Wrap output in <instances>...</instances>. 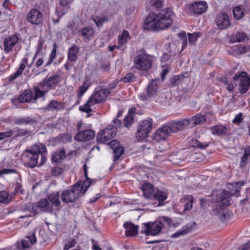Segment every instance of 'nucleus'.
<instances>
[{
	"label": "nucleus",
	"instance_id": "nucleus-15",
	"mask_svg": "<svg viewBox=\"0 0 250 250\" xmlns=\"http://www.w3.org/2000/svg\"><path fill=\"white\" fill-rule=\"evenodd\" d=\"M20 34H13L5 38L3 42V50L8 53L11 52L19 40Z\"/></svg>",
	"mask_w": 250,
	"mask_h": 250
},
{
	"label": "nucleus",
	"instance_id": "nucleus-55",
	"mask_svg": "<svg viewBox=\"0 0 250 250\" xmlns=\"http://www.w3.org/2000/svg\"><path fill=\"white\" fill-rule=\"evenodd\" d=\"M92 20L98 27H102L103 26V22L107 21V19L106 18H101L99 17H95L93 18Z\"/></svg>",
	"mask_w": 250,
	"mask_h": 250
},
{
	"label": "nucleus",
	"instance_id": "nucleus-16",
	"mask_svg": "<svg viewBox=\"0 0 250 250\" xmlns=\"http://www.w3.org/2000/svg\"><path fill=\"white\" fill-rule=\"evenodd\" d=\"M159 79H153L149 83L147 87V95L143 94L140 95V97L143 100H146L147 98L154 96L157 92L158 90V83H159Z\"/></svg>",
	"mask_w": 250,
	"mask_h": 250
},
{
	"label": "nucleus",
	"instance_id": "nucleus-20",
	"mask_svg": "<svg viewBox=\"0 0 250 250\" xmlns=\"http://www.w3.org/2000/svg\"><path fill=\"white\" fill-rule=\"evenodd\" d=\"M13 122L15 125H33L37 124L36 120L29 116H23L15 118Z\"/></svg>",
	"mask_w": 250,
	"mask_h": 250
},
{
	"label": "nucleus",
	"instance_id": "nucleus-10",
	"mask_svg": "<svg viewBox=\"0 0 250 250\" xmlns=\"http://www.w3.org/2000/svg\"><path fill=\"white\" fill-rule=\"evenodd\" d=\"M145 226V229L142 230V232L145 234L146 235H156L159 233L162 229L164 227V224H161V221H157L151 223L148 222L144 224Z\"/></svg>",
	"mask_w": 250,
	"mask_h": 250
},
{
	"label": "nucleus",
	"instance_id": "nucleus-38",
	"mask_svg": "<svg viewBox=\"0 0 250 250\" xmlns=\"http://www.w3.org/2000/svg\"><path fill=\"white\" fill-rule=\"evenodd\" d=\"M167 125L169 129L170 133H177L181 131L180 125L178 121L169 123Z\"/></svg>",
	"mask_w": 250,
	"mask_h": 250
},
{
	"label": "nucleus",
	"instance_id": "nucleus-57",
	"mask_svg": "<svg viewBox=\"0 0 250 250\" xmlns=\"http://www.w3.org/2000/svg\"><path fill=\"white\" fill-rule=\"evenodd\" d=\"M178 123L180 125L181 131L184 130L188 126H190V123L189 120L188 119H184L181 120H179L178 121Z\"/></svg>",
	"mask_w": 250,
	"mask_h": 250
},
{
	"label": "nucleus",
	"instance_id": "nucleus-19",
	"mask_svg": "<svg viewBox=\"0 0 250 250\" xmlns=\"http://www.w3.org/2000/svg\"><path fill=\"white\" fill-rule=\"evenodd\" d=\"M208 5L205 1H197L189 6L190 11L197 15H201L206 11Z\"/></svg>",
	"mask_w": 250,
	"mask_h": 250
},
{
	"label": "nucleus",
	"instance_id": "nucleus-18",
	"mask_svg": "<svg viewBox=\"0 0 250 250\" xmlns=\"http://www.w3.org/2000/svg\"><path fill=\"white\" fill-rule=\"evenodd\" d=\"M170 132L167 125H164L157 130L154 134L153 138L157 142L166 140L170 135Z\"/></svg>",
	"mask_w": 250,
	"mask_h": 250
},
{
	"label": "nucleus",
	"instance_id": "nucleus-26",
	"mask_svg": "<svg viewBox=\"0 0 250 250\" xmlns=\"http://www.w3.org/2000/svg\"><path fill=\"white\" fill-rule=\"evenodd\" d=\"M79 52V48L75 44L72 45L68 49V60L71 62H76Z\"/></svg>",
	"mask_w": 250,
	"mask_h": 250
},
{
	"label": "nucleus",
	"instance_id": "nucleus-23",
	"mask_svg": "<svg viewBox=\"0 0 250 250\" xmlns=\"http://www.w3.org/2000/svg\"><path fill=\"white\" fill-rule=\"evenodd\" d=\"M212 134L218 136H225L229 133L228 128L225 125H218L210 127Z\"/></svg>",
	"mask_w": 250,
	"mask_h": 250
},
{
	"label": "nucleus",
	"instance_id": "nucleus-35",
	"mask_svg": "<svg viewBox=\"0 0 250 250\" xmlns=\"http://www.w3.org/2000/svg\"><path fill=\"white\" fill-rule=\"evenodd\" d=\"M232 50L234 51V55H241L249 51L250 50V47H247L243 45H238Z\"/></svg>",
	"mask_w": 250,
	"mask_h": 250
},
{
	"label": "nucleus",
	"instance_id": "nucleus-36",
	"mask_svg": "<svg viewBox=\"0 0 250 250\" xmlns=\"http://www.w3.org/2000/svg\"><path fill=\"white\" fill-rule=\"evenodd\" d=\"M192 229L191 225L188 224L183 227V230H179L173 234L171 236L172 238H176L181 235L188 233Z\"/></svg>",
	"mask_w": 250,
	"mask_h": 250
},
{
	"label": "nucleus",
	"instance_id": "nucleus-34",
	"mask_svg": "<svg viewBox=\"0 0 250 250\" xmlns=\"http://www.w3.org/2000/svg\"><path fill=\"white\" fill-rule=\"evenodd\" d=\"M78 32L80 35L88 39H90L94 34L93 29L90 26L82 28L79 30Z\"/></svg>",
	"mask_w": 250,
	"mask_h": 250
},
{
	"label": "nucleus",
	"instance_id": "nucleus-60",
	"mask_svg": "<svg viewBox=\"0 0 250 250\" xmlns=\"http://www.w3.org/2000/svg\"><path fill=\"white\" fill-rule=\"evenodd\" d=\"M13 135V130L11 129L7 131L0 132V141L5 138H8Z\"/></svg>",
	"mask_w": 250,
	"mask_h": 250
},
{
	"label": "nucleus",
	"instance_id": "nucleus-13",
	"mask_svg": "<svg viewBox=\"0 0 250 250\" xmlns=\"http://www.w3.org/2000/svg\"><path fill=\"white\" fill-rule=\"evenodd\" d=\"M61 81V78L59 74H55L50 77H46L42 81L39 83V85L42 89H44L45 86L48 89H55Z\"/></svg>",
	"mask_w": 250,
	"mask_h": 250
},
{
	"label": "nucleus",
	"instance_id": "nucleus-7",
	"mask_svg": "<svg viewBox=\"0 0 250 250\" xmlns=\"http://www.w3.org/2000/svg\"><path fill=\"white\" fill-rule=\"evenodd\" d=\"M235 82L238 83V90L241 94L246 93L250 87V78L245 71L238 72L233 78Z\"/></svg>",
	"mask_w": 250,
	"mask_h": 250
},
{
	"label": "nucleus",
	"instance_id": "nucleus-33",
	"mask_svg": "<svg viewBox=\"0 0 250 250\" xmlns=\"http://www.w3.org/2000/svg\"><path fill=\"white\" fill-rule=\"evenodd\" d=\"M14 137H22L29 135L31 131L27 129H21L19 127H15L13 129Z\"/></svg>",
	"mask_w": 250,
	"mask_h": 250
},
{
	"label": "nucleus",
	"instance_id": "nucleus-2",
	"mask_svg": "<svg viewBox=\"0 0 250 250\" xmlns=\"http://www.w3.org/2000/svg\"><path fill=\"white\" fill-rule=\"evenodd\" d=\"M229 192L225 190L217 191L215 197L212 198V201L218 204L212 206L211 214L217 215L220 219L224 220L226 217L224 212V208L229 205Z\"/></svg>",
	"mask_w": 250,
	"mask_h": 250
},
{
	"label": "nucleus",
	"instance_id": "nucleus-29",
	"mask_svg": "<svg viewBox=\"0 0 250 250\" xmlns=\"http://www.w3.org/2000/svg\"><path fill=\"white\" fill-rule=\"evenodd\" d=\"M18 101L21 103L30 102L33 100V93L31 90H25L18 97Z\"/></svg>",
	"mask_w": 250,
	"mask_h": 250
},
{
	"label": "nucleus",
	"instance_id": "nucleus-63",
	"mask_svg": "<svg viewBox=\"0 0 250 250\" xmlns=\"http://www.w3.org/2000/svg\"><path fill=\"white\" fill-rule=\"evenodd\" d=\"M159 221L161 222V224H164L166 222L168 226H170L172 223V220L170 218L167 216H163L160 217L158 219Z\"/></svg>",
	"mask_w": 250,
	"mask_h": 250
},
{
	"label": "nucleus",
	"instance_id": "nucleus-24",
	"mask_svg": "<svg viewBox=\"0 0 250 250\" xmlns=\"http://www.w3.org/2000/svg\"><path fill=\"white\" fill-rule=\"evenodd\" d=\"M124 227L126 229L125 235L126 236H135L138 234V226L135 225L132 223L125 222L124 224Z\"/></svg>",
	"mask_w": 250,
	"mask_h": 250
},
{
	"label": "nucleus",
	"instance_id": "nucleus-28",
	"mask_svg": "<svg viewBox=\"0 0 250 250\" xmlns=\"http://www.w3.org/2000/svg\"><path fill=\"white\" fill-rule=\"evenodd\" d=\"M59 197L60 194L58 191L53 192L48 196V200L50 201L52 205L57 209L60 208L61 205Z\"/></svg>",
	"mask_w": 250,
	"mask_h": 250
},
{
	"label": "nucleus",
	"instance_id": "nucleus-41",
	"mask_svg": "<svg viewBox=\"0 0 250 250\" xmlns=\"http://www.w3.org/2000/svg\"><path fill=\"white\" fill-rule=\"evenodd\" d=\"M95 104L89 98L87 102L84 104L83 106H81L79 107V109L81 111H83L86 113H89L91 111V109L90 108V106L92 105H94Z\"/></svg>",
	"mask_w": 250,
	"mask_h": 250
},
{
	"label": "nucleus",
	"instance_id": "nucleus-5",
	"mask_svg": "<svg viewBox=\"0 0 250 250\" xmlns=\"http://www.w3.org/2000/svg\"><path fill=\"white\" fill-rule=\"evenodd\" d=\"M81 188L79 184H75L69 189L63 191L61 194V198L63 203L65 204L76 202L82 196L81 194Z\"/></svg>",
	"mask_w": 250,
	"mask_h": 250
},
{
	"label": "nucleus",
	"instance_id": "nucleus-44",
	"mask_svg": "<svg viewBox=\"0 0 250 250\" xmlns=\"http://www.w3.org/2000/svg\"><path fill=\"white\" fill-rule=\"evenodd\" d=\"M200 35V33H188V42L190 45H192L195 44V42L197 40V39L199 37Z\"/></svg>",
	"mask_w": 250,
	"mask_h": 250
},
{
	"label": "nucleus",
	"instance_id": "nucleus-25",
	"mask_svg": "<svg viewBox=\"0 0 250 250\" xmlns=\"http://www.w3.org/2000/svg\"><path fill=\"white\" fill-rule=\"evenodd\" d=\"M136 108L132 107L128 111V114L124 120V125L126 127H129L134 123V116L135 115Z\"/></svg>",
	"mask_w": 250,
	"mask_h": 250
},
{
	"label": "nucleus",
	"instance_id": "nucleus-47",
	"mask_svg": "<svg viewBox=\"0 0 250 250\" xmlns=\"http://www.w3.org/2000/svg\"><path fill=\"white\" fill-rule=\"evenodd\" d=\"M57 139L63 143L70 142L72 141V136L69 134H62L57 136Z\"/></svg>",
	"mask_w": 250,
	"mask_h": 250
},
{
	"label": "nucleus",
	"instance_id": "nucleus-53",
	"mask_svg": "<svg viewBox=\"0 0 250 250\" xmlns=\"http://www.w3.org/2000/svg\"><path fill=\"white\" fill-rule=\"evenodd\" d=\"M64 170V167H54L52 169L51 174L52 176H57L62 174Z\"/></svg>",
	"mask_w": 250,
	"mask_h": 250
},
{
	"label": "nucleus",
	"instance_id": "nucleus-61",
	"mask_svg": "<svg viewBox=\"0 0 250 250\" xmlns=\"http://www.w3.org/2000/svg\"><path fill=\"white\" fill-rule=\"evenodd\" d=\"M135 79V75L133 73H129L125 75L123 79V81L125 83H130Z\"/></svg>",
	"mask_w": 250,
	"mask_h": 250
},
{
	"label": "nucleus",
	"instance_id": "nucleus-62",
	"mask_svg": "<svg viewBox=\"0 0 250 250\" xmlns=\"http://www.w3.org/2000/svg\"><path fill=\"white\" fill-rule=\"evenodd\" d=\"M76 243L77 242L75 239H72L71 241L67 242L64 245L63 250H68L70 248L74 247Z\"/></svg>",
	"mask_w": 250,
	"mask_h": 250
},
{
	"label": "nucleus",
	"instance_id": "nucleus-64",
	"mask_svg": "<svg viewBox=\"0 0 250 250\" xmlns=\"http://www.w3.org/2000/svg\"><path fill=\"white\" fill-rule=\"evenodd\" d=\"M242 116L243 115L242 113L237 114L232 120V123L235 124H238L242 123L243 121Z\"/></svg>",
	"mask_w": 250,
	"mask_h": 250
},
{
	"label": "nucleus",
	"instance_id": "nucleus-54",
	"mask_svg": "<svg viewBox=\"0 0 250 250\" xmlns=\"http://www.w3.org/2000/svg\"><path fill=\"white\" fill-rule=\"evenodd\" d=\"M46 154H47V149L45 147V150L43 151L42 150H40L39 151V155L40 154L41 155V159L40 163H38V166H41L43 165L46 161Z\"/></svg>",
	"mask_w": 250,
	"mask_h": 250
},
{
	"label": "nucleus",
	"instance_id": "nucleus-32",
	"mask_svg": "<svg viewBox=\"0 0 250 250\" xmlns=\"http://www.w3.org/2000/svg\"><path fill=\"white\" fill-rule=\"evenodd\" d=\"M37 205L43 211L51 212L52 210V207L46 198H44L38 202Z\"/></svg>",
	"mask_w": 250,
	"mask_h": 250
},
{
	"label": "nucleus",
	"instance_id": "nucleus-21",
	"mask_svg": "<svg viewBox=\"0 0 250 250\" xmlns=\"http://www.w3.org/2000/svg\"><path fill=\"white\" fill-rule=\"evenodd\" d=\"M190 126L193 127L197 125L203 124L207 121L206 116L205 114H197L188 119Z\"/></svg>",
	"mask_w": 250,
	"mask_h": 250
},
{
	"label": "nucleus",
	"instance_id": "nucleus-49",
	"mask_svg": "<svg viewBox=\"0 0 250 250\" xmlns=\"http://www.w3.org/2000/svg\"><path fill=\"white\" fill-rule=\"evenodd\" d=\"M124 151V148L123 146L118 147V148L113 150L114 152V161H117L122 155Z\"/></svg>",
	"mask_w": 250,
	"mask_h": 250
},
{
	"label": "nucleus",
	"instance_id": "nucleus-9",
	"mask_svg": "<svg viewBox=\"0 0 250 250\" xmlns=\"http://www.w3.org/2000/svg\"><path fill=\"white\" fill-rule=\"evenodd\" d=\"M111 93L108 89L103 88L102 86L96 87L92 95L89 98L96 104H100L105 101L107 96Z\"/></svg>",
	"mask_w": 250,
	"mask_h": 250
},
{
	"label": "nucleus",
	"instance_id": "nucleus-8",
	"mask_svg": "<svg viewBox=\"0 0 250 250\" xmlns=\"http://www.w3.org/2000/svg\"><path fill=\"white\" fill-rule=\"evenodd\" d=\"M152 128V120L142 121L139 125L136 137L138 141H141L146 138Z\"/></svg>",
	"mask_w": 250,
	"mask_h": 250
},
{
	"label": "nucleus",
	"instance_id": "nucleus-46",
	"mask_svg": "<svg viewBox=\"0 0 250 250\" xmlns=\"http://www.w3.org/2000/svg\"><path fill=\"white\" fill-rule=\"evenodd\" d=\"M35 95H33V101H35L38 98L42 97L44 96L45 92H48L46 91H42L40 89V88L37 86L34 87Z\"/></svg>",
	"mask_w": 250,
	"mask_h": 250
},
{
	"label": "nucleus",
	"instance_id": "nucleus-31",
	"mask_svg": "<svg viewBox=\"0 0 250 250\" xmlns=\"http://www.w3.org/2000/svg\"><path fill=\"white\" fill-rule=\"evenodd\" d=\"M28 63V59L27 58H24L22 59L21 62L20 63V67L18 70L12 75L10 77V80H13L16 79L18 76L21 74L25 68L26 65Z\"/></svg>",
	"mask_w": 250,
	"mask_h": 250
},
{
	"label": "nucleus",
	"instance_id": "nucleus-43",
	"mask_svg": "<svg viewBox=\"0 0 250 250\" xmlns=\"http://www.w3.org/2000/svg\"><path fill=\"white\" fill-rule=\"evenodd\" d=\"M191 145L193 147H197L200 149H205L208 146V143L206 142L201 143L197 140H192L191 141Z\"/></svg>",
	"mask_w": 250,
	"mask_h": 250
},
{
	"label": "nucleus",
	"instance_id": "nucleus-37",
	"mask_svg": "<svg viewBox=\"0 0 250 250\" xmlns=\"http://www.w3.org/2000/svg\"><path fill=\"white\" fill-rule=\"evenodd\" d=\"M92 181L84 180L81 185V181H78L75 184H79L81 188V194L83 196L86 191L87 190L89 187L91 185Z\"/></svg>",
	"mask_w": 250,
	"mask_h": 250
},
{
	"label": "nucleus",
	"instance_id": "nucleus-52",
	"mask_svg": "<svg viewBox=\"0 0 250 250\" xmlns=\"http://www.w3.org/2000/svg\"><path fill=\"white\" fill-rule=\"evenodd\" d=\"M44 42V40L42 38H40L38 41V43L37 45V48L36 50V52L34 55L33 61H34L38 54L42 53V45Z\"/></svg>",
	"mask_w": 250,
	"mask_h": 250
},
{
	"label": "nucleus",
	"instance_id": "nucleus-45",
	"mask_svg": "<svg viewBox=\"0 0 250 250\" xmlns=\"http://www.w3.org/2000/svg\"><path fill=\"white\" fill-rule=\"evenodd\" d=\"M233 14L236 20H239L243 16L244 13L241 8L235 7L233 9Z\"/></svg>",
	"mask_w": 250,
	"mask_h": 250
},
{
	"label": "nucleus",
	"instance_id": "nucleus-40",
	"mask_svg": "<svg viewBox=\"0 0 250 250\" xmlns=\"http://www.w3.org/2000/svg\"><path fill=\"white\" fill-rule=\"evenodd\" d=\"M90 85V80L86 78L82 85L80 87L79 92L78 93V95L79 97L82 96L83 95Z\"/></svg>",
	"mask_w": 250,
	"mask_h": 250
},
{
	"label": "nucleus",
	"instance_id": "nucleus-12",
	"mask_svg": "<svg viewBox=\"0 0 250 250\" xmlns=\"http://www.w3.org/2000/svg\"><path fill=\"white\" fill-rule=\"evenodd\" d=\"M26 18L29 22L35 25L40 26L43 22L42 14L36 8H32L28 12Z\"/></svg>",
	"mask_w": 250,
	"mask_h": 250
},
{
	"label": "nucleus",
	"instance_id": "nucleus-3",
	"mask_svg": "<svg viewBox=\"0 0 250 250\" xmlns=\"http://www.w3.org/2000/svg\"><path fill=\"white\" fill-rule=\"evenodd\" d=\"M141 189L144 197L148 199L157 200L159 206H162L163 202L167 198V194L166 192L155 189L153 185L149 183L143 184Z\"/></svg>",
	"mask_w": 250,
	"mask_h": 250
},
{
	"label": "nucleus",
	"instance_id": "nucleus-58",
	"mask_svg": "<svg viewBox=\"0 0 250 250\" xmlns=\"http://www.w3.org/2000/svg\"><path fill=\"white\" fill-rule=\"evenodd\" d=\"M187 200L188 201V202H187L185 207V210H190L191 209L192 207V203L194 200L193 196L191 195H188L187 198Z\"/></svg>",
	"mask_w": 250,
	"mask_h": 250
},
{
	"label": "nucleus",
	"instance_id": "nucleus-59",
	"mask_svg": "<svg viewBox=\"0 0 250 250\" xmlns=\"http://www.w3.org/2000/svg\"><path fill=\"white\" fill-rule=\"evenodd\" d=\"M182 76L181 75H175L172 77L170 79V84L172 86L178 85L179 81L181 79Z\"/></svg>",
	"mask_w": 250,
	"mask_h": 250
},
{
	"label": "nucleus",
	"instance_id": "nucleus-17",
	"mask_svg": "<svg viewBox=\"0 0 250 250\" xmlns=\"http://www.w3.org/2000/svg\"><path fill=\"white\" fill-rule=\"evenodd\" d=\"M95 136V133L94 130L86 129L77 133L74 138L77 141L84 142L92 140Z\"/></svg>",
	"mask_w": 250,
	"mask_h": 250
},
{
	"label": "nucleus",
	"instance_id": "nucleus-1",
	"mask_svg": "<svg viewBox=\"0 0 250 250\" xmlns=\"http://www.w3.org/2000/svg\"><path fill=\"white\" fill-rule=\"evenodd\" d=\"M172 14L169 8H165L158 14L151 12L144 21V30L158 31L168 28L172 23Z\"/></svg>",
	"mask_w": 250,
	"mask_h": 250
},
{
	"label": "nucleus",
	"instance_id": "nucleus-50",
	"mask_svg": "<svg viewBox=\"0 0 250 250\" xmlns=\"http://www.w3.org/2000/svg\"><path fill=\"white\" fill-rule=\"evenodd\" d=\"M56 52H57L56 45L55 44H54L53 47V49H52V50L51 52V54L50 55L49 58L48 60L47 61L45 66L46 67V66L49 65L52 63L53 61L56 58Z\"/></svg>",
	"mask_w": 250,
	"mask_h": 250
},
{
	"label": "nucleus",
	"instance_id": "nucleus-56",
	"mask_svg": "<svg viewBox=\"0 0 250 250\" xmlns=\"http://www.w3.org/2000/svg\"><path fill=\"white\" fill-rule=\"evenodd\" d=\"M249 155L246 151H245L243 156L241 158L240 166L241 168H244L246 167Z\"/></svg>",
	"mask_w": 250,
	"mask_h": 250
},
{
	"label": "nucleus",
	"instance_id": "nucleus-27",
	"mask_svg": "<svg viewBox=\"0 0 250 250\" xmlns=\"http://www.w3.org/2000/svg\"><path fill=\"white\" fill-rule=\"evenodd\" d=\"M64 108L62 103L55 100L51 101L44 109L47 110L59 111Z\"/></svg>",
	"mask_w": 250,
	"mask_h": 250
},
{
	"label": "nucleus",
	"instance_id": "nucleus-48",
	"mask_svg": "<svg viewBox=\"0 0 250 250\" xmlns=\"http://www.w3.org/2000/svg\"><path fill=\"white\" fill-rule=\"evenodd\" d=\"M9 194L5 191H0V203L8 204L10 202L8 198Z\"/></svg>",
	"mask_w": 250,
	"mask_h": 250
},
{
	"label": "nucleus",
	"instance_id": "nucleus-30",
	"mask_svg": "<svg viewBox=\"0 0 250 250\" xmlns=\"http://www.w3.org/2000/svg\"><path fill=\"white\" fill-rule=\"evenodd\" d=\"M96 139L98 143L108 144V142L112 139V137L110 136L108 132L103 129L97 134Z\"/></svg>",
	"mask_w": 250,
	"mask_h": 250
},
{
	"label": "nucleus",
	"instance_id": "nucleus-22",
	"mask_svg": "<svg viewBox=\"0 0 250 250\" xmlns=\"http://www.w3.org/2000/svg\"><path fill=\"white\" fill-rule=\"evenodd\" d=\"M66 157V152L64 148H60L53 152L51 156V162L61 163Z\"/></svg>",
	"mask_w": 250,
	"mask_h": 250
},
{
	"label": "nucleus",
	"instance_id": "nucleus-11",
	"mask_svg": "<svg viewBox=\"0 0 250 250\" xmlns=\"http://www.w3.org/2000/svg\"><path fill=\"white\" fill-rule=\"evenodd\" d=\"M25 238L20 242H17L16 243L15 246L17 250H25L29 248L31 245L36 243L37 239L35 236V231L32 230L29 232Z\"/></svg>",
	"mask_w": 250,
	"mask_h": 250
},
{
	"label": "nucleus",
	"instance_id": "nucleus-51",
	"mask_svg": "<svg viewBox=\"0 0 250 250\" xmlns=\"http://www.w3.org/2000/svg\"><path fill=\"white\" fill-rule=\"evenodd\" d=\"M106 132L109 133L110 136L113 138L115 136L117 132V127L114 126L113 125H109L106 128L104 129Z\"/></svg>",
	"mask_w": 250,
	"mask_h": 250
},
{
	"label": "nucleus",
	"instance_id": "nucleus-39",
	"mask_svg": "<svg viewBox=\"0 0 250 250\" xmlns=\"http://www.w3.org/2000/svg\"><path fill=\"white\" fill-rule=\"evenodd\" d=\"M247 39V35L242 31L237 32L233 36L232 39L234 42H241Z\"/></svg>",
	"mask_w": 250,
	"mask_h": 250
},
{
	"label": "nucleus",
	"instance_id": "nucleus-6",
	"mask_svg": "<svg viewBox=\"0 0 250 250\" xmlns=\"http://www.w3.org/2000/svg\"><path fill=\"white\" fill-rule=\"evenodd\" d=\"M133 62L134 68L142 71H147L152 65V60L150 56L146 53H142L137 55Z\"/></svg>",
	"mask_w": 250,
	"mask_h": 250
},
{
	"label": "nucleus",
	"instance_id": "nucleus-4",
	"mask_svg": "<svg viewBox=\"0 0 250 250\" xmlns=\"http://www.w3.org/2000/svg\"><path fill=\"white\" fill-rule=\"evenodd\" d=\"M45 150V146L41 143L36 144L30 146V148L26 149L23 153V156L26 159L27 166L30 168L38 166L39 158V151Z\"/></svg>",
	"mask_w": 250,
	"mask_h": 250
},
{
	"label": "nucleus",
	"instance_id": "nucleus-42",
	"mask_svg": "<svg viewBox=\"0 0 250 250\" xmlns=\"http://www.w3.org/2000/svg\"><path fill=\"white\" fill-rule=\"evenodd\" d=\"M130 38L129 32L125 30H124L121 36L119 38V43L122 45L125 43Z\"/></svg>",
	"mask_w": 250,
	"mask_h": 250
},
{
	"label": "nucleus",
	"instance_id": "nucleus-14",
	"mask_svg": "<svg viewBox=\"0 0 250 250\" xmlns=\"http://www.w3.org/2000/svg\"><path fill=\"white\" fill-rule=\"evenodd\" d=\"M215 23L218 28L221 30L227 29L230 24L228 14L224 12H220L216 15Z\"/></svg>",
	"mask_w": 250,
	"mask_h": 250
}]
</instances>
